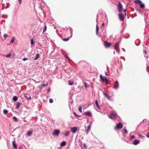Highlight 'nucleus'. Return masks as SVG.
I'll return each mask as SVG.
<instances>
[{
    "label": "nucleus",
    "instance_id": "obj_13",
    "mask_svg": "<svg viewBox=\"0 0 149 149\" xmlns=\"http://www.w3.org/2000/svg\"><path fill=\"white\" fill-rule=\"evenodd\" d=\"M104 95L105 97L107 98L108 100H111V99L110 97L108 95L107 93H104Z\"/></svg>",
    "mask_w": 149,
    "mask_h": 149
},
{
    "label": "nucleus",
    "instance_id": "obj_3",
    "mask_svg": "<svg viewBox=\"0 0 149 149\" xmlns=\"http://www.w3.org/2000/svg\"><path fill=\"white\" fill-rule=\"evenodd\" d=\"M114 49L116 50L118 53H120V50L119 49V44L118 43H116L114 46Z\"/></svg>",
    "mask_w": 149,
    "mask_h": 149
},
{
    "label": "nucleus",
    "instance_id": "obj_25",
    "mask_svg": "<svg viewBox=\"0 0 149 149\" xmlns=\"http://www.w3.org/2000/svg\"><path fill=\"white\" fill-rule=\"evenodd\" d=\"M70 131H66L65 132V136H68L69 134L70 133Z\"/></svg>",
    "mask_w": 149,
    "mask_h": 149
},
{
    "label": "nucleus",
    "instance_id": "obj_22",
    "mask_svg": "<svg viewBox=\"0 0 149 149\" xmlns=\"http://www.w3.org/2000/svg\"><path fill=\"white\" fill-rule=\"evenodd\" d=\"M20 103L19 102H18L17 103V104L16 105V109H18L20 106Z\"/></svg>",
    "mask_w": 149,
    "mask_h": 149
},
{
    "label": "nucleus",
    "instance_id": "obj_26",
    "mask_svg": "<svg viewBox=\"0 0 149 149\" xmlns=\"http://www.w3.org/2000/svg\"><path fill=\"white\" fill-rule=\"evenodd\" d=\"M140 5V7L141 8H143L145 7L144 4L142 3Z\"/></svg>",
    "mask_w": 149,
    "mask_h": 149
},
{
    "label": "nucleus",
    "instance_id": "obj_34",
    "mask_svg": "<svg viewBox=\"0 0 149 149\" xmlns=\"http://www.w3.org/2000/svg\"><path fill=\"white\" fill-rule=\"evenodd\" d=\"M15 39L14 37H12V39L11 41V42L13 43L14 42V40Z\"/></svg>",
    "mask_w": 149,
    "mask_h": 149
},
{
    "label": "nucleus",
    "instance_id": "obj_23",
    "mask_svg": "<svg viewBox=\"0 0 149 149\" xmlns=\"http://www.w3.org/2000/svg\"><path fill=\"white\" fill-rule=\"evenodd\" d=\"M95 104H96V106L98 107V108L100 109V106H99L98 104V102L97 101V100H96L95 101Z\"/></svg>",
    "mask_w": 149,
    "mask_h": 149
},
{
    "label": "nucleus",
    "instance_id": "obj_42",
    "mask_svg": "<svg viewBox=\"0 0 149 149\" xmlns=\"http://www.w3.org/2000/svg\"><path fill=\"white\" fill-rule=\"evenodd\" d=\"M22 60L24 61H26V60H28V58H23L22 59Z\"/></svg>",
    "mask_w": 149,
    "mask_h": 149
},
{
    "label": "nucleus",
    "instance_id": "obj_6",
    "mask_svg": "<svg viewBox=\"0 0 149 149\" xmlns=\"http://www.w3.org/2000/svg\"><path fill=\"white\" fill-rule=\"evenodd\" d=\"M123 6L122 4L119 3L118 5V10L119 12H122L123 11Z\"/></svg>",
    "mask_w": 149,
    "mask_h": 149
},
{
    "label": "nucleus",
    "instance_id": "obj_14",
    "mask_svg": "<svg viewBox=\"0 0 149 149\" xmlns=\"http://www.w3.org/2000/svg\"><path fill=\"white\" fill-rule=\"evenodd\" d=\"M84 114L88 116H91V113L90 111H87L84 113Z\"/></svg>",
    "mask_w": 149,
    "mask_h": 149
},
{
    "label": "nucleus",
    "instance_id": "obj_17",
    "mask_svg": "<svg viewBox=\"0 0 149 149\" xmlns=\"http://www.w3.org/2000/svg\"><path fill=\"white\" fill-rule=\"evenodd\" d=\"M91 129V126L90 125H89L88 126L87 129L85 130V131L86 132H88L89 130ZM88 134V133H86V134Z\"/></svg>",
    "mask_w": 149,
    "mask_h": 149
},
{
    "label": "nucleus",
    "instance_id": "obj_45",
    "mask_svg": "<svg viewBox=\"0 0 149 149\" xmlns=\"http://www.w3.org/2000/svg\"><path fill=\"white\" fill-rule=\"evenodd\" d=\"M7 36V35L6 34H4L3 35V37L4 38H6Z\"/></svg>",
    "mask_w": 149,
    "mask_h": 149
},
{
    "label": "nucleus",
    "instance_id": "obj_38",
    "mask_svg": "<svg viewBox=\"0 0 149 149\" xmlns=\"http://www.w3.org/2000/svg\"><path fill=\"white\" fill-rule=\"evenodd\" d=\"M69 84L70 85H72L73 84V83L71 81H69Z\"/></svg>",
    "mask_w": 149,
    "mask_h": 149
},
{
    "label": "nucleus",
    "instance_id": "obj_49",
    "mask_svg": "<svg viewBox=\"0 0 149 149\" xmlns=\"http://www.w3.org/2000/svg\"><path fill=\"white\" fill-rule=\"evenodd\" d=\"M105 74L106 75H107V72H105Z\"/></svg>",
    "mask_w": 149,
    "mask_h": 149
},
{
    "label": "nucleus",
    "instance_id": "obj_31",
    "mask_svg": "<svg viewBox=\"0 0 149 149\" xmlns=\"http://www.w3.org/2000/svg\"><path fill=\"white\" fill-rule=\"evenodd\" d=\"M81 109H82L81 107H80V106L79 107L78 110H79V111L81 113H82V112Z\"/></svg>",
    "mask_w": 149,
    "mask_h": 149
},
{
    "label": "nucleus",
    "instance_id": "obj_15",
    "mask_svg": "<svg viewBox=\"0 0 149 149\" xmlns=\"http://www.w3.org/2000/svg\"><path fill=\"white\" fill-rule=\"evenodd\" d=\"M139 141L137 140H135L133 142V144L135 145H136L139 144Z\"/></svg>",
    "mask_w": 149,
    "mask_h": 149
},
{
    "label": "nucleus",
    "instance_id": "obj_39",
    "mask_svg": "<svg viewBox=\"0 0 149 149\" xmlns=\"http://www.w3.org/2000/svg\"><path fill=\"white\" fill-rule=\"evenodd\" d=\"M124 133H125L126 134H127L128 132L127 130L126 129H124Z\"/></svg>",
    "mask_w": 149,
    "mask_h": 149
},
{
    "label": "nucleus",
    "instance_id": "obj_19",
    "mask_svg": "<svg viewBox=\"0 0 149 149\" xmlns=\"http://www.w3.org/2000/svg\"><path fill=\"white\" fill-rule=\"evenodd\" d=\"M83 149H86L87 148V146L85 143H83L82 146Z\"/></svg>",
    "mask_w": 149,
    "mask_h": 149
},
{
    "label": "nucleus",
    "instance_id": "obj_4",
    "mask_svg": "<svg viewBox=\"0 0 149 149\" xmlns=\"http://www.w3.org/2000/svg\"><path fill=\"white\" fill-rule=\"evenodd\" d=\"M123 126V125L121 123H120L117 124L116 126L115 127V129L117 130L118 129H121Z\"/></svg>",
    "mask_w": 149,
    "mask_h": 149
},
{
    "label": "nucleus",
    "instance_id": "obj_44",
    "mask_svg": "<svg viewBox=\"0 0 149 149\" xmlns=\"http://www.w3.org/2000/svg\"><path fill=\"white\" fill-rule=\"evenodd\" d=\"M134 137H135V136H134V135H132V136H131V138H130V139H132L133 138H134Z\"/></svg>",
    "mask_w": 149,
    "mask_h": 149
},
{
    "label": "nucleus",
    "instance_id": "obj_11",
    "mask_svg": "<svg viewBox=\"0 0 149 149\" xmlns=\"http://www.w3.org/2000/svg\"><path fill=\"white\" fill-rule=\"evenodd\" d=\"M47 85V84H42L41 85L38 86V87L39 88L41 89Z\"/></svg>",
    "mask_w": 149,
    "mask_h": 149
},
{
    "label": "nucleus",
    "instance_id": "obj_48",
    "mask_svg": "<svg viewBox=\"0 0 149 149\" xmlns=\"http://www.w3.org/2000/svg\"><path fill=\"white\" fill-rule=\"evenodd\" d=\"M144 53L145 54H146L147 53V51L146 50H144Z\"/></svg>",
    "mask_w": 149,
    "mask_h": 149
},
{
    "label": "nucleus",
    "instance_id": "obj_5",
    "mask_svg": "<svg viewBox=\"0 0 149 149\" xmlns=\"http://www.w3.org/2000/svg\"><path fill=\"white\" fill-rule=\"evenodd\" d=\"M60 133V131L59 130H55L54 132L52 133L53 136H58Z\"/></svg>",
    "mask_w": 149,
    "mask_h": 149
},
{
    "label": "nucleus",
    "instance_id": "obj_53",
    "mask_svg": "<svg viewBox=\"0 0 149 149\" xmlns=\"http://www.w3.org/2000/svg\"><path fill=\"white\" fill-rule=\"evenodd\" d=\"M124 10V12H125L126 11V10Z\"/></svg>",
    "mask_w": 149,
    "mask_h": 149
},
{
    "label": "nucleus",
    "instance_id": "obj_55",
    "mask_svg": "<svg viewBox=\"0 0 149 149\" xmlns=\"http://www.w3.org/2000/svg\"><path fill=\"white\" fill-rule=\"evenodd\" d=\"M71 32H72V31H71ZM71 33H72V32H71Z\"/></svg>",
    "mask_w": 149,
    "mask_h": 149
},
{
    "label": "nucleus",
    "instance_id": "obj_40",
    "mask_svg": "<svg viewBox=\"0 0 149 149\" xmlns=\"http://www.w3.org/2000/svg\"><path fill=\"white\" fill-rule=\"evenodd\" d=\"M24 96L28 100H30L31 99V96H29V97H28L26 96Z\"/></svg>",
    "mask_w": 149,
    "mask_h": 149
},
{
    "label": "nucleus",
    "instance_id": "obj_9",
    "mask_svg": "<svg viewBox=\"0 0 149 149\" xmlns=\"http://www.w3.org/2000/svg\"><path fill=\"white\" fill-rule=\"evenodd\" d=\"M119 87V83L117 81H116L113 86V88L115 89H117Z\"/></svg>",
    "mask_w": 149,
    "mask_h": 149
},
{
    "label": "nucleus",
    "instance_id": "obj_36",
    "mask_svg": "<svg viewBox=\"0 0 149 149\" xmlns=\"http://www.w3.org/2000/svg\"><path fill=\"white\" fill-rule=\"evenodd\" d=\"M84 86L85 87V88H87V84L86 83V82H84Z\"/></svg>",
    "mask_w": 149,
    "mask_h": 149
},
{
    "label": "nucleus",
    "instance_id": "obj_8",
    "mask_svg": "<svg viewBox=\"0 0 149 149\" xmlns=\"http://www.w3.org/2000/svg\"><path fill=\"white\" fill-rule=\"evenodd\" d=\"M119 18L120 19L121 21H123L124 20V15L122 13H120L119 14Z\"/></svg>",
    "mask_w": 149,
    "mask_h": 149
},
{
    "label": "nucleus",
    "instance_id": "obj_33",
    "mask_svg": "<svg viewBox=\"0 0 149 149\" xmlns=\"http://www.w3.org/2000/svg\"><path fill=\"white\" fill-rule=\"evenodd\" d=\"M138 135H139V136L141 138L143 139V138H144V137L141 134H139Z\"/></svg>",
    "mask_w": 149,
    "mask_h": 149
},
{
    "label": "nucleus",
    "instance_id": "obj_7",
    "mask_svg": "<svg viewBox=\"0 0 149 149\" xmlns=\"http://www.w3.org/2000/svg\"><path fill=\"white\" fill-rule=\"evenodd\" d=\"M77 127H72L71 129V131L73 133H75L77 131Z\"/></svg>",
    "mask_w": 149,
    "mask_h": 149
},
{
    "label": "nucleus",
    "instance_id": "obj_30",
    "mask_svg": "<svg viewBox=\"0 0 149 149\" xmlns=\"http://www.w3.org/2000/svg\"><path fill=\"white\" fill-rule=\"evenodd\" d=\"M8 111L7 110L4 109L3 110V113L4 114H6L8 113Z\"/></svg>",
    "mask_w": 149,
    "mask_h": 149
},
{
    "label": "nucleus",
    "instance_id": "obj_12",
    "mask_svg": "<svg viewBox=\"0 0 149 149\" xmlns=\"http://www.w3.org/2000/svg\"><path fill=\"white\" fill-rule=\"evenodd\" d=\"M33 134V130H31L30 131H29L27 132V133L26 134V135L27 136H30Z\"/></svg>",
    "mask_w": 149,
    "mask_h": 149
},
{
    "label": "nucleus",
    "instance_id": "obj_16",
    "mask_svg": "<svg viewBox=\"0 0 149 149\" xmlns=\"http://www.w3.org/2000/svg\"><path fill=\"white\" fill-rule=\"evenodd\" d=\"M13 147L14 149H17V145L15 144V141H13Z\"/></svg>",
    "mask_w": 149,
    "mask_h": 149
},
{
    "label": "nucleus",
    "instance_id": "obj_29",
    "mask_svg": "<svg viewBox=\"0 0 149 149\" xmlns=\"http://www.w3.org/2000/svg\"><path fill=\"white\" fill-rule=\"evenodd\" d=\"M98 29H99V28H98V25H97L96 26V34H97V32L98 31Z\"/></svg>",
    "mask_w": 149,
    "mask_h": 149
},
{
    "label": "nucleus",
    "instance_id": "obj_28",
    "mask_svg": "<svg viewBox=\"0 0 149 149\" xmlns=\"http://www.w3.org/2000/svg\"><path fill=\"white\" fill-rule=\"evenodd\" d=\"M13 118L14 120L16 122H17L18 120V119L15 116L13 117Z\"/></svg>",
    "mask_w": 149,
    "mask_h": 149
},
{
    "label": "nucleus",
    "instance_id": "obj_37",
    "mask_svg": "<svg viewBox=\"0 0 149 149\" xmlns=\"http://www.w3.org/2000/svg\"><path fill=\"white\" fill-rule=\"evenodd\" d=\"M31 45H33L34 43V41L32 39H31Z\"/></svg>",
    "mask_w": 149,
    "mask_h": 149
},
{
    "label": "nucleus",
    "instance_id": "obj_10",
    "mask_svg": "<svg viewBox=\"0 0 149 149\" xmlns=\"http://www.w3.org/2000/svg\"><path fill=\"white\" fill-rule=\"evenodd\" d=\"M104 45L105 47H109L111 45V43L105 41L104 42Z\"/></svg>",
    "mask_w": 149,
    "mask_h": 149
},
{
    "label": "nucleus",
    "instance_id": "obj_43",
    "mask_svg": "<svg viewBox=\"0 0 149 149\" xmlns=\"http://www.w3.org/2000/svg\"><path fill=\"white\" fill-rule=\"evenodd\" d=\"M65 57L66 59H68V60H69V58L68 56L65 55Z\"/></svg>",
    "mask_w": 149,
    "mask_h": 149
},
{
    "label": "nucleus",
    "instance_id": "obj_41",
    "mask_svg": "<svg viewBox=\"0 0 149 149\" xmlns=\"http://www.w3.org/2000/svg\"><path fill=\"white\" fill-rule=\"evenodd\" d=\"M53 102V101L52 99H50L49 100V102L50 103H52Z\"/></svg>",
    "mask_w": 149,
    "mask_h": 149
},
{
    "label": "nucleus",
    "instance_id": "obj_54",
    "mask_svg": "<svg viewBox=\"0 0 149 149\" xmlns=\"http://www.w3.org/2000/svg\"><path fill=\"white\" fill-rule=\"evenodd\" d=\"M148 70L149 71V67L148 68Z\"/></svg>",
    "mask_w": 149,
    "mask_h": 149
},
{
    "label": "nucleus",
    "instance_id": "obj_2",
    "mask_svg": "<svg viewBox=\"0 0 149 149\" xmlns=\"http://www.w3.org/2000/svg\"><path fill=\"white\" fill-rule=\"evenodd\" d=\"M100 78L102 82H105L106 84L108 83V80L106 77H103L102 75H100Z\"/></svg>",
    "mask_w": 149,
    "mask_h": 149
},
{
    "label": "nucleus",
    "instance_id": "obj_50",
    "mask_svg": "<svg viewBox=\"0 0 149 149\" xmlns=\"http://www.w3.org/2000/svg\"><path fill=\"white\" fill-rule=\"evenodd\" d=\"M104 26V23H103L102 24V26Z\"/></svg>",
    "mask_w": 149,
    "mask_h": 149
},
{
    "label": "nucleus",
    "instance_id": "obj_32",
    "mask_svg": "<svg viewBox=\"0 0 149 149\" xmlns=\"http://www.w3.org/2000/svg\"><path fill=\"white\" fill-rule=\"evenodd\" d=\"M11 54L10 53L9 54L6 55L5 56H6V57L7 58H8V57H10V56H11Z\"/></svg>",
    "mask_w": 149,
    "mask_h": 149
},
{
    "label": "nucleus",
    "instance_id": "obj_51",
    "mask_svg": "<svg viewBox=\"0 0 149 149\" xmlns=\"http://www.w3.org/2000/svg\"><path fill=\"white\" fill-rule=\"evenodd\" d=\"M50 88L48 89V90H47L48 92H49L50 91Z\"/></svg>",
    "mask_w": 149,
    "mask_h": 149
},
{
    "label": "nucleus",
    "instance_id": "obj_20",
    "mask_svg": "<svg viewBox=\"0 0 149 149\" xmlns=\"http://www.w3.org/2000/svg\"><path fill=\"white\" fill-rule=\"evenodd\" d=\"M66 144V142L65 141H63L62 142L61 144V146H65Z\"/></svg>",
    "mask_w": 149,
    "mask_h": 149
},
{
    "label": "nucleus",
    "instance_id": "obj_27",
    "mask_svg": "<svg viewBox=\"0 0 149 149\" xmlns=\"http://www.w3.org/2000/svg\"><path fill=\"white\" fill-rule=\"evenodd\" d=\"M47 30V26L46 25H45L44 26V28L43 31V32H45Z\"/></svg>",
    "mask_w": 149,
    "mask_h": 149
},
{
    "label": "nucleus",
    "instance_id": "obj_18",
    "mask_svg": "<svg viewBox=\"0 0 149 149\" xmlns=\"http://www.w3.org/2000/svg\"><path fill=\"white\" fill-rule=\"evenodd\" d=\"M135 2L136 3L138 4L139 5H140L142 3L141 1L140 0H136L135 1Z\"/></svg>",
    "mask_w": 149,
    "mask_h": 149
},
{
    "label": "nucleus",
    "instance_id": "obj_1",
    "mask_svg": "<svg viewBox=\"0 0 149 149\" xmlns=\"http://www.w3.org/2000/svg\"><path fill=\"white\" fill-rule=\"evenodd\" d=\"M117 116V115L115 112L111 113L109 116L110 118L113 120H115Z\"/></svg>",
    "mask_w": 149,
    "mask_h": 149
},
{
    "label": "nucleus",
    "instance_id": "obj_24",
    "mask_svg": "<svg viewBox=\"0 0 149 149\" xmlns=\"http://www.w3.org/2000/svg\"><path fill=\"white\" fill-rule=\"evenodd\" d=\"M13 100L14 101H16L17 100V97L16 96H14L13 97Z\"/></svg>",
    "mask_w": 149,
    "mask_h": 149
},
{
    "label": "nucleus",
    "instance_id": "obj_46",
    "mask_svg": "<svg viewBox=\"0 0 149 149\" xmlns=\"http://www.w3.org/2000/svg\"><path fill=\"white\" fill-rule=\"evenodd\" d=\"M74 115L75 116H79V115H77V114L76 113H75V112H74Z\"/></svg>",
    "mask_w": 149,
    "mask_h": 149
},
{
    "label": "nucleus",
    "instance_id": "obj_47",
    "mask_svg": "<svg viewBox=\"0 0 149 149\" xmlns=\"http://www.w3.org/2000/svg\"><path fill=\"white\" fill-rule=\"evenodd\" d=\"M22 3V0H19V3L21 4Z\"/></svg>",
    "mask_w": 149,
    "mask_h": 149
},
{
    "label": "nucleus",
    "instance_id": "obj_35",
    "mask_svg": "<svg viewBox=\"0 0 149 149\" xmlns=\"http://www.w3.org/2000/svg\"><path fill=\"white\" fill-rule=\"evenodd\" d=\"M69 39L68 38H64L63 39V40L65 41H67L69 40Z\"/></svg>",
    "mask_w": 149,
    "mask_h": 149
},
{
    "label": "nucleus",
    "instance_id": "obj_52",
    "mask_svg": "<svg viewBox=\"0 0 149 149\" xmlns=\"http://www.w3.org/2000/svg\"><path fill=\"white\" fill-rule=\"evenodd\" d=\"M146 136H147V137H148V138H149V135H146Z\"/></svg>",
    "mask_w": 149,
    "mask_h": 149
},
{
    "label": "nucleus",
    "instance_id": "obj_21",
    "mask_svg": "<svg viewBox=\"0 0 149 149\" xmlns=\"http://www.w3.org/2000/svg\"><path fill=\"white\" fill-rule=\"evenodd\" d=\"M39 57V54H37L36 55V57L34 59V60H36Z\"/></svg>",
    "mask_w": 149,
    "mask_h": 149
}]
</instances>
